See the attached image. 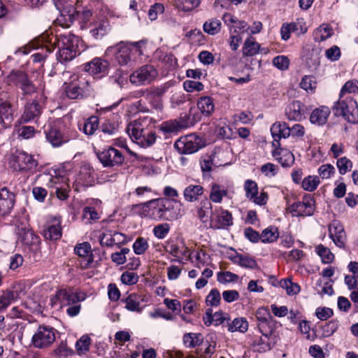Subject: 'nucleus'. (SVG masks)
<instances>
[{"instance_id": "obj_63", "label": "nucleus", "mask_w": 358, "mask_h": 358, "mask_svg": "<svg viewBox=\"0 0 358 358\" xmlns=\"http://www.w3.org/2000/svg\"><path fill=\"white\" fill-rule=\"evenodd\" d=\"M336 166L341 175H344L351 171L352 162L346 157L338 159L336 162Z\"/></svg>"}, {"instance_id": "obj_17", "label": "nucleus", "mask_w": 358, "mask_h": 358, "mask_svg": "<svg viewBox=\"0 0 358 358\" xmlns=\"http://www.w3.org/2000/svg\"><path fill=\"white\" fill-rule=\"evenodd\" d=\"M48 186L55 189V193L59 199L65 200L68 198L70 186L66 178L57 176L51 177Z\"/></svg>"}, {"instance_id": "obj_61", "label": "nucleus", "mask_w": 358, "mask_h": 358, "mask_svg": "<svg viewBox=\"0 0 358 358\" xmlns=\"http://www.w3.org/2000/svg\"><path fill=\"white\" fill-rule=\"evenodd\" d=\"M336 172L335 168L330 164H325L321 165L317 170L319 178L322 180H326L331 178Z\"/></svg>"}, {"instance_id": "obj_23", "label": "nucleus", "mask_w": 358, "mask_h": 358, "mask_svg": "<svg viewBox=\"0 0 358 358\" xmlns=\"http://www.w3.org/2000/svg\"><path fill=\"white\" fill-rule=\"evenodd\" d=\"M329 237L339 248H343L345 242V233L343 226L338 221H333L329 227Z\"/></svg>"}, {"instance_id": "obj_64", "label": "nucleus", "mask_w": 358, "mask_h": 358, "mask_svg": "<svg viewBox=\"0 0 358 358\" xmlns=\"http://www.w3.org/2000/svg\"><path fill=\"white\" fill-rule=\"evenodd\" d=\"M293 32L297 35L304 34L307 32L308 27L303 18H298L295 22L289 23Z\"/></svg>"}, {"instance_id": "obj_3", "label": "nucleus", "mask_w": 358, "mask_h": 358, "mask_svg": "<svg viewBox=\"0 0 358 358\" xmlns=\"http://www.w3.org/2000/svg\"><path fill=\"white\" fill-rule=\"evenodd\" d=\"M46 141L53 147L59 148L76 137L77 133L71 129L64 120L50 122L45 129Z\"/></svg>"}, {"instance_id": "obj_60", "label": "nucleus", "mask_w": 358, "mask_h": 358, "mask_svg": "<svg viewBox=\"0 0 358 358\" xmlns=\"http://www.w3.org/2000/svg\"><path fill=\"white\" fill-rule=\"evenodd\" d=\"M317 83L315 77L305 76L302 78L300 87L308 92H313L316 88Z\"/></svg>"}, {"instance_id": "obj_19", "label": "nucleus", "mask_w": 358, "mask_h": 358, "mask_svg": "<svg viewBox=\"0 0 358 358\" xmlns=\"http://www.w3.org/2000/svg\"><path fill=\"white\" fill-rule=\"evenodd\" d=\"M99 242L101 246L113 247L127 242L124 234L113 230H104L99 236Z\"/></svg>"}, {"instance_id": "obj_21", "label": "nucleus", "mask_w": 358, "mask_h": 358, "mask_svg": "<svg viewBox=\"0 0 358 358\" xmlns=\"http://www.w3.org/2000/svg\"><path fill=\"white\" fill-rule=\"evenodd\" d=\"M270 130L273 138L272 145L274 148L280 146V138H286L290 136L289 127L287 126V123L283 122H275L271 127Z\"/></svg>"}, {"instance_id": "obj_37", "label": "nucleus", "mask_w": 358, "mask_h": 358, "mask_svg": "<svg viewBox=\"0 0 358 358\" xmlns=\"http://www.w3.org/2000/svg\"><path fill=\"white\" fill-rule=\"evenodd\" d=\"M227 190L223 186L213 183L211 185L209 199L213 203H220L222 201L223 197L227 195Z\"/></svg>"}, {"instance_id": "obj_55", "label": "nucleus", "mask_w": 358, "mask_h": 358, "mask_svg": "<svg viewBox=\"0 0 358 358\" xmlns=\"http://www.w3.org/2000/svg\"><path fill=\"white\" fill-rule=\"evenodd\" d=\"M278 237V229L273 227L265 229L261 234L260 238L262 243H273Z\"/></svg>"}, {"instance_id": "obj_2", "label": "nucleus", "mask_w": 358, "mask_h": 358, "mask_svg": "<svg viewBox=\"0 0 358 358\" xmlns=\"http://www.w3.org/2000/svg\"><path fill=\"white\" fill-rule=\"evenodd\" d=\"M145 43L143 40L129 43L121 41L107 48L105 55L108 57L114 59L120 66H131V55L137 54L141 56L143 54V47Z\"/></svg>"}, {"instance_id": "obj_1", "label": "nucleus", "mask_w": 358, "mask_h": 358, "mask_svg": "<svg viewBox=\"0 0 358 358\" xmlns=\"http://www.w3.org/2000/svg\"><path fill=\"white\" fill-rule=\"evenodd\" d=\"M173 200L157 198L133 206L141 217L155 221H173L182 217V213L173 205Z\"/></svg>"}, {"instance_id": "obj_38", "label": "nucleus", "mask_w": 358, "mask_h": 358, "mask_svg": "<svg viewBox=\"0 0 358 358\" xmlns=\"http://www.w3.org/2000/svg\"><path fill=\"white\" fill-rule=\"evenodd\" d=\"M253 345L259 352H266L274 345L273 338L272 336H262L254 341Z\"/></svg>"}, {"instance_id": "obj_47", "label": "nucleus", "mask_w": 358, "mask_h": 358, "mask_svg": "<svg viewBox=\"0 0 358 358\" xmlns=\"http://www.w3.org/2000/svg\"><path fill=\"white\" fill-rule=\"evenodd\" d=\"M248 322L245 317H237L229 325L228 330L230 332L239 331L245 333L248 331Z\"/></svg>"}, {"instance_id": "obj_43", "label": "nucleus", "mask_w": 358, "mask_h": 358, "mask_svg": "<svg viewBox=\"0 0 358 358\" xmlns=\"http://www.w3.org/2000/svg\"><path fill=\"white\" fill-rule=\"evenodd\" d=\"M257 327L262 336H272L275 329V321L273 317L257 323Z\"/></svg>"}, {"instance_id": "obj_53", "label": "nucleus", "mask_w": 358, "mask_h": 358, "mask_svg": "<svg viewBox=\"0 0 358 358\" xmlns=\"http://www.w3.org/2000/svg\"><path fill=\"white\" fill-rule=\"evenodd\" d=\"M187 97L185 93L180 90H172L170 96V104L172 108H176L185 103Z\"/></svg>"}, {"instance_id": "obj_50", "label": "nucleus", "mask_w": 358, "mask_h": 358, "mask_svg": "<svg viewBox=\"0 0 358 358\" xmlns=\"http://www.w3.org/2000/svg\"><path fill=\"white\" fill-rule=\"evenodd\" d=\"M92 168L89 164H83L80 166L76 182L78 184L86 185L90 181Z\"/></svg>"}, {"instance_id": "obj_11", "label": "nucleus", "mask_w": 358, "mask_h": 358, "mask_svg": "<svg viewBox=\"0 0 358 358\" xmlns=\"http://www.w3.org/2000/svg\"><path fill=\"white\" fill-rule=\"evenodd\" d=\"M157 76V71L152 65H143L134 71L129 76V80L136 85L151 83Z\"/></svg>"}, {"instance_id": "obj_10", "label": "nucleus", "mask_w": 358, "mask_h": 358, "mask_svg": "<svg viewBox=\"0 0 358 358\" xmlns=\"http://www.w3.org/2000/svg\"><path fill=\"white\" fill-rule=\"evenodd\" d=\"M55 341V329L49 326H39L31 338V343L36 348L50 346Z\"/></svg>"}, {"instance_id": "obj_58", "label": "nucleus", "mask_w": 358, "mask_h": 358, "mask_svg": "<svg viewBox=\"0 0 358 358\" xmlns=\"http://www.w3.org/2000/svg\"><path fill=\"white\" fill-rule=\"evenodd\" d=\"M358 92V80H352L347 81L340 92V96L343 97L347 95H351L352 93Z\"/></svg>"}, {"instance_id": "obj_59", "label": "nucleus", "mask_w": 358, "mask_h": 358, "mask_svg": "<svg viewBox=\"0 0 358 358\" xmlns=\"http://www.w3.org/2000/svg\"><path fill=\"white\" fill-rule=\"evenodd\" d=\"M221 301L220 293L217 289H212L206 298L207 306L217 307L220 305Z\"/></svg>"}, {"instance_id": "obj_57", "label": "nucleus", "mask_w": 358, "mask_h": 358, "mask_svg": "<svg viewBox=\"0 0 358 358\" xmlns=\"http://www.w3.org/2000/svg\"><path fill=\"white\" fill-rule=\"evenodd\" d=\"M91 339L89 336L83 335L76 343V349L79 355L85 354L90 350Z\"/></svg>"}, {"instance_id": "obj_29", "label": "nucleus", "mask_w": 358, "mask_h": 358, "mask_svg": "<svg viewBox=\"0 0 358 358\" xmlns=\"http://www.w3.org/2000/svg\"><path fill=\"white\" fill-rule=\"evenodd\" d=\"M203 192L204 189L202 185L190 184L183 189L182 194L185 201L192 203L198 201Z\"/></svg>"}, {"instance_id": "obj_41", "label": "nucleus", "mask_w": 358, "mask_h": 358, "mask_svg": "<svg viewBox=\"0 0 358 358\" xmlns=\"http://www.w3.org/2000/svg\"><path fill=\"white\" fill-rule=\"evenodd\" d=\"M141 301V296L131 294L124 300L125 308L129 311L141 313L142 311Z\"/></svg>"}, {"instance_id": "obj_52", "label": "nucleus", "mask_w": 358, "mask_h": 358, "mask_svg": "<svg viewBox=\"0 0 358 358\" xmlns=\"http://www.w3.org/2000/svg\"><path fill=\"white\" fill-rule=\"evenodd\" d=\"M279 285L285 289L286 293L289 296L296 295L299 293L300 286L295 282H292L289 279H282L279 282Z\"/></svg>"}, {"instance_id": "obj_39", "label": "nucleus", "mask_w": 358, "mask_h": 358, "mask_svg": "<svg viewBox=\"0 0 358 358\" xmlns=\"http://www.w3.org/2000/svg\"><path fill=\"white\" fill-rule=\"evenodd\" d=\"M17 292L12 290H6L0 296V313L6 310V308L17 299Z\"/></svg>"}, {"instance_id": "obj_56", "label": "nucleus", "mask_w": 358, "mask_h": 358, "mask_svg": "<svg viewBox=\"0 0 358 358\" xmlns=\"http://www.w3.org/2000/svg\"><path fill=\"white\" fill-rule=\"evenodd\" d=\"M316 252L320 257L323 264H329L333 262L334 259V254L330 250L324 247L323 245H319L316 247Z\"/></svg>"}, {"instance_id": "obj_13", "label": "nucleus", "mask_w": 358, "mask_h": 358, "mask_svg": "<svg viewBox=\"0 0 358 358\" xmlns=\"http://www.w3.org/2000/svg\"><path fill=\"white\" fill-rule=\"evenodd\" d=\"M96 156L104 167L119 166L124 161L122 152L112 147L97 152Z\"/></svg>"}, {"instance_id": "obj_5", "label": "nucleus", "mask_w": 358, "mask_h": 358, "mask_svg": "<svg viewBox=\"0 0 358 358\" xmlns=\"http://www.w3.org/2000/svg\"><path fill=\"white\" fill-rule=\"evenodd\" d=\"M333 110L335 115L343 116L349 122L358 123V105L351 95L343 97L339 96Z\"/></svg>"}, {"instance_id": "obj_6", "label": "nucleus", "mask_w": 358, "mask_h": 358, "mask_svg": "<svg viewBox=\"0 0 358 358\" xmlns=\"http://www.w3.org/2000/svg\"><path fill=\"white\" fill-rule=\"evenodd\" d=\"M77 38L73 35H60L57 38L59 52L57 59L60 62L72 60L76 55Z\"/></svg>"}, {"instance_id": "obj_46", "label": "nucleus", "mask_w": 358, "mask_h": 358, "mask_svg": "<svg viewBox=\"0 0 358 358\" xmlns=\"http://www.w3.org/2000/svg\"><path fill=\"white\" fill-rule=\"evenodd\" d=\"M320 184V178L317 176H308L301 181V187L303 190L312 192L315 191Z\"/></svg>"}, {"instance_id": "obj_4", "label": "nucleus", "mask_w": 358, "mask_h": 358, "mask_svg": "<svg viewBox=\"0 0 358 358\" xmlns=\"http://www.w3.org/2000/svg\"><path fill=\"white\" fill-rule=\"evenodd\" d=\"M127 131L131 140L141 148L152 146L157 139L155 132L148 127L145 120H137L130 122Z\"/></svg>"}, {"instance_id": "obj_30", "label": "nucleus", "mask_w": 358, "mask_h": 358, "mask_svg": "<svg viewBox=\"0 0 358 358\" xmlns=\"http://www.w3.org/2000/svg\"><path fill=\"white\" fill-rule=\"evenodd\" d=\"M197 107L203 115L209 117L215 110L213 99L208 96H201L197 101Z\"/></svg>"}, {"instance_id": "obj_48", "label": "nucleus", "mask_w": 358, "mask_h": 358, "mask_svg": "<svg viewBox=\"0 0 358 358\" xmlns=\"http://www.w3.org/2000/svg\"><path fill=\"white\" fill-rule=\"evenodd\" d=\"M340 325V321L337 318L331 320L322 326V336L325 338L332 336L338 330Z\"/></svg>"}, {"instance_id": "obj_7", "label": "nucleus", "mask_w": 358, "mask_h": 358, "mask_svg": "<svg viewBox=\"0 0 358 358\" xmlns=\"http://www.w3.org/2000/svg\"><path fill=\"white\" fill-rule=\"evenodd\" d=\"M9 164L16 171H34L38 162L33 155L21 150H16L10 157Z\"/></svg>"}, {"instance_id": "obj_25", "label": "nucleus", "mask_w": 358, "mask_h": 358, "mask_svg": "<svg viewBox=\"0 0 358 358\" xmlns=\"http://www.w3.org/2000/svg\"><path fill=\"white\" fill-rule=\"evenodd\" d=\"M306 113L305 106L299 101H294L287 106L285 115L288 120L300 121Z\"/></svg>"}, {"instance_id": "obj_62", "label": "nucleus", "mask_w": 358, "mask_h": 358, "mask_svg": "<svg viewBox=\"0 0 358 358\" xmlns=\"http://www.w3.org/2000/svg\"><path fill=\"white\" fill-rule=\"evenodd\" d=\"M253 120V115L250 111H242L233 115V120L235 124H249Z\"/></svg>"}, {"instance_id": "obj_31", "label": "nucleus", "mask_w": 358, "mask_h": 358, "mask_svg": "<svg viewBox=\"0 0 358 358\" xmlns=\"http://www.w3.org/2000/svg\"><path fill=\"white\" fill-rule=\"evenodd\" d=\"M231 261L241 267L247 268H255L257 267V264L255 259L248 255H243L236 253L234 256L231 257Z\"/></svg>"}, {"instance_id": "obj_12", "label": "nucleus", "mask_w": 358, "mask_h": 358, "mask_svg": "<svg viewBox=\"0 0 358 358\" xmlns=\"http://www.w3.org/2000/svg\"><path fill=\"white\" fill-rule=\"evenodd\" d=\"M14 120V110L10 96L5 91H0V124L4 128L11 126Z\"/></svg>"}, {"instance_id": "obj_26", "label": "nucleus", "mask_w": 358, "mask_h": 358, "mask_svg": "<svg viewBox=\"0 0 358 358\" xmlns=\"http://www.w3.org/2000/svg\"><path fill=\"white\" fill-rule=\"evenodd\" d=\"M43 236L46 239L51 241L59 239L62 236L60 220L55 217L50 222L43 231Z\"/></svg>"}, {"instance_id": "obj_34", "label": "nucleus", "mask_w": 358, "mask_h": 358, "mask_svg": "<svg viewBox=\"0 0 358 358\" xmlns=\"http://www.w3.org/2000/svg\"><path fill=\"white\" fill-rule=\"evenodd\" d=\"M168 251L175 257L185 259L187 260L190 259L192 254L190 250L182 243L181 245H170L169 246Z\"/></svg>"}, {"instance_id": "obj_14", "label": "nucleus", "mask_w": 358, "mask_h": 358, "mask_svg": "<svg viewBox=\"0 0 358 358\" xmlns=\"http://www.w3.org/2000/svg\"><path fill=\"white\" fill-rule=\"evenodd\" d=\"M243 189L245 193V197L252 201L254 203L259 206L265 205L268 199V194L266 192L262 191L259 196L258 194V185L251 179H248L245 181L243 185Z\"/></svg>"}, {"instance_id": "obj_51", "label": "nucleus", "mask_w": 358, "mask_h": 358, "mask_svg": "<svg viewBox=\"0 0 358 358\" xmlns=\"http://www.w3.org/2000/svg\"><path fill=\"white\" fill-rule=\"evenodd\" d=\"M28 80V76L23 71H13L8 76V80L10 84H13L20 87Z\"/></svg>"}, {"instance_id": "obj_9", "label": "nucleus", "mask_w": 358, "mask_h": 358, "mask_svg": "<svg viewBox=\"0 0 358 358\" xmlns=\"http://www.w3.org/2000/svg\"><path fill=\"white\" fill-rule=\"evenodd\" d=\"M85 295L81 292H74L71 289H59L51 299L52 306L59 305V307L71 306L84 301Z\"/></svg>"}, {"instance_id": "obj_24", "label": "nucleus", "mask_w": 358, "mask_h": 358, "mask_svg": "<svg viewBox=\"0 0 358 358\" xmlns=\"http://www.w3.org/2000/svg\"><path fill=\"white\" fill-rule=\"evenodd\" d=\"M109 63L101 58H94L92 61L87 63L85 66V70L90 74L102 77L108 73Z\"/></svg>"}, {"instance_id": "obj_16", "label": "nucleus", "mask_w": 358, "mask_h": 358, "mask_svg": "<svg viewBox=\"0 0 358 358\" xmlns=\"http://www.w3.org/2000/svg\"><path fill=\"white\" fill-rule=\"evenodd\" d=\"M315 200L311 196H306L302 201L294 202L288 208L293 216H310L315 210Z\"/></svg>"}, {"instance_id": "obj_44", "label": "nucleus", "mask_w": 358, "mask_h": 358, "mask_svg": "<svg viewBox=\"0 0 358 358\" xmlns=\"http://www.w3.org/2000/svg\"><path fill=\"white\" fill-rule=\"evenodd\" d=\"M184 345L189 348H194L200 345L203 341L201 334L196 333H186L183 335Z\"/></svg>"}, {"instance_id": "obj_27", "label": "nucleus", "mask_w": 358, "mask_h": 358, "mask_svg": "<svg viewBox=\"0 0 358 358\" xmlns=\"http://www.w3.org/2000/svg\"><path fill=\"white\" fill-rule=\"evenodd\" d=\"M330 113L331 110L329 107L322 106L313 110L310 115V121L312 124L318 126L324 125L327 123Z\"/></svg>"}, {"instance_id": "obj_45", "label": "nucleus", "mask_w": 358, "mask_h": 358, "mask_svg": "<svg viewBox=\"0 0 358 358\" xmlns=\"http://www.w3.org/2000/svg\"><path fill=\"white\" fill-rule=\"evenodd\" d=\"M333 31L328 25L322 24L317 28L313 32V39L315 41L321 42L330 38Z\"/></svg>"}, {"instance_id": "obj_49", "label": "nucleus", "mask_w": 358, "mask_h": 358, "mask_svg": "<svg viewBox=\"0 0 358 358\" xmlns=\"http://www.w3.org/2000/svg\"><path fill=\"white\" fill-rule=\"evenodd\" d=\"M221 22L216 18H212L204 22L203 25V31L210 35H215L221 30Z\"/></svg>"}, {"instance_id": "obj_33", "label": "nucleus", "mask_w": 358, "mask_h": 358, "mask_svg": "<svg viewBox=\"0 0 358 358\" xmlns=\"http://www.w3.org/2000/svg\"><path fill=\"white\" fill-rule=\"evenodd\" d=\"M75 13L76 10L73 8H70L68 10L67 8H64L57 18V23L62 27H69L74 21Z\"/></svg>"}, {"instance_id": "obj_28", "label": "nucleus", "mask_w": 358, "mask_h": 358, "mask_svg": "<svg viewBox=\"0 0 358 358\" xmlns=\"http://www.w3.org/2000/svg\"><path fill=\"white\" fill-rule=\"evenodd\" d=\"M275 148V150L272 152L273 157H275L283 167H289L293 165L294 163V156L292 152L280 147Z\"/></svg>"}, {"instance_id": "obj_32", "label": "nucleus", "mask_w": 358, "mask_h": 358, "mask_svg": "<svg viewBox=\"0 0 358 358\" xmlns=\"http://www.w3.org/2000/svg\"><path fill=\"white\" fill-rule=\"evenodd\" d=\"M260 44L257 43L255 38L250 36L244 42L242 48L243 56L252 57L259 53Z\"/></svg>"}, {"instance_id": "obj_18", "label": "nucleus", "mask_w": 358, "mask_h": 358, "mask_svg": "<svg viewBox=\"0 0 358 358\" xmlns=\"http://www.w3.org/2000/svg\"><path fill=\"white\" fill-rule=\"evenodd\" d=\"M15 203V195L7 187L0 189V216L10 215Z\"/></svg>"}, {"instance_id": "obj_36", "label": "nucleus", "mask_w": 358, "mask_h": 358, "mask_svg": "<svg viewBox=\"0 0 358 358\" xmlns=\"http://www.w3.org/2000/svg\"><path fill=\"white\" fill-rule=\"evenodd\" d=\"M63 87L66 95L69 99H76L83 96V90L79 82L64 83Z\"/></svg>"}, {"instance_id": "obj_15", "label": "nucleus", "mask_w": 358, "mask_h": 358, "mask_svg": "<svg viewBox=\"0 0 358 358\" xmlns=\"http://www.w3.org/2000/svg\"><path fill=\"white\" fill-rule=\"evenodd\" d=\"M233 225L231 213L221 207L212 212L210 218V227L214 229H225Z\"/></svg>"}, {"instance_id": "obj_22", "label": "nucleus", "mask_w": 358, "mask_h": 358, "mask_svg": "<svg viewBox=\"0 0 358 358\" xmlns=\"http://www.w3.org/2000/svg\"><path fill=\"white\" fill-rule=\"evenodd\" d=\"M43 108L36 100L27 103L21 116L22 122L27 123L32 120H36L41 115Z\"/></svg>"}, {"instance_id": "obj_54", "label": "nucleus", "mask_w": 358, "mask_h": 358, "mask_svg": "<svg viewBox=\"0 0 358 358\" xmlns=\"http://www.w3.org/2000/svg\"><path fill=\"white\" fill-rule=\"evenodd\" d=\"M212 208V204L207 198L201 201L200 207L197 210V215L202 222H206L208 220V210Z\"/></svg>"}, {"instance_id": "obj_20", "label": "nucleus", "mask_w": 358, "mask_h": 358, "mask_svg": "<svg viewBox=\"0 0 358 358\" xmlns=\"http://www.w3.org/2000/svg\"><path fill=\"white\" fill-rule=\"evenodd\" d=\"M82 29H89L90 34L96 40L101 39L106 36L110 31V22L106 19L99 20L90 24L89 26L82 24Z\"/></svg>"}, {"instance_id": "obj_42", "label": "nucleus", "mask_w": 358, "mask_h": 358, "mask_svg": "<svg viewBox=\"0 0 358 358\" xmlns=\"http://www.w3.org/2000/svg\"><path fill=\"white\" fill-rule=\"evenodd\" d=\"M99 125V121L98 117L92 115L85 121L83 127H80V129L83 131L85 134L91 136L97 130Z\"/></svg>"}, {"instance_id": "obj_40", "label": "nucleus", "mask_w": 358, "mask_h": 358, "mask_svg": "<svg viewBox=\"0 0 358 358\" xmlns=\"http://www.w3.org/2000/svg\"><path fill=\"white\" fill-rule=\"evenodd\" d=\"M201 0H174L175 7L180 11L187 13L199 6Z\"/></svg>"}, {"instance_id": "obj_8", "label": "nucleus", "mask_w": 358, "mask_h": 358, "mask_svg": "<svg viewBox=\"0 0 358 358\" xmlns=\"http://www.w3.org/2000/svg\"><path fill=\"white\" fill-rule=\"evenodd\" d=\"M203 145L202 138L195 134L181 136L174 143L176 150L183 155L193 154Z\"/></svg>"}, {"instance_id": "obj_35", "label": "nucleus", "mask_w": 358, "mask_h": 358, "mask_svg": "<svg viewBox=\"0 0 358 358\" xmlns=\"http://www.w3.org/2000/svg\"><path fill=\"white\" fill-rule=\"evenodd\" d=\"M74 251L76 255L86 260L85 266H89L92 262L91 245L89 243L84 242L78 244L75 247Z\"/></svg>"}]
</instances>
